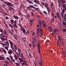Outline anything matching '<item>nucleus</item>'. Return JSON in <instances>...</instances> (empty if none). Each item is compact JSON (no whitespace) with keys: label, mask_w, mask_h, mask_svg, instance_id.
I'll list each match as a JSON object with an SVG mask.
<instances>
[{"label":"nucleus","mask_w":66,"mask_h":66,"mask_svg":"<svg viewBox=\"0 0 66 66\" xmlns=\"http://www.w3.org/2000/svg\"><path fill=\"white\" fill-rule=\"evenodd\" d=\"M30 6L27 7V9L29 11L31 10V7L32 8H35V7L33 6L32 5H30Z\"/></svg>","instance_id":"1"},{"label":"nucleus","mask_w":66,"mask_h":66,"mask_svg":"<svg viewBox=\"0 0 66 66\" xmlns=\"http://www.w3.org/2000/svg\"><path fill=\"white\" fill-rule=\"evenodd\" d=\"M17 20L14 21V25H13V27L14 28H18L17 26Z\"/></svg>","instance_id":"2"},{"label":"nucleus","mask_w":66,"mask_h":66,"mask_svg":"<svg viewBox=\"0 0 66 66\" xmlns=\"http://www.w3.org/2000/svg\"><path fill=\"white\" fill-rule=\"evenodd\" d=\"M9 41L10 44V45H11V48H13V47H14L13 46V43L12 42L11 40H9Z\"/></svg>","instance_id":"3"},{"label":"nucleus","mask_w":66,"mask_h":66,"mask_svg":"<svg viewBox=\"0 0 66 66\" xmlns=\"http://www.w3.org/2000/svg\"><path fill=\"white\" fill-rule=\"evenodd\" d=\"M23 16H24L25 18L27 19H29V18H30V16L29 15H24Z\"/></svg>","instance_id":"4"},{"label":"nucleus","mask_w":66,"mask_h":66,"mask_svg":"<svg viewBox=\"0 0 66 66\" xmlns=\"http://www.w3.org/2000/svg\"><path fill=\"white\" fill-rule=\"evenodd\" d=\"M42 25L44 27V28H46V25L44 21H42Z\"/></svg>","instance_id":"5"},{"label":"nucleus","mask_w":66,"mask_h":66,"mask_svg":"<svg viewBox=\"0 0 66 66\" xmlns=\"http://www.w3.org/2000/svg\"><path fill=\"white\" fill-rule=\"evenodd\" d=\"M7 5H8V6H14V5L9 2H8Z\"/></svg>","instance_id":"6"},{"label":"nucleus","mask_w":66,"mask_h":66,"mask_svg":"<svg viewBox=\"0 0 66 66\" xmlns=\"http://www.w3.org/2000/svg\"><path fill=\"white\" fill-rule=\"evenodd\" d=\"M40 29H39V28H37V34H38L40 32Z\"/></svg>","instance_id":"7"},{"label":"nucleus","mask_w":66,"mask_h":66,"mask_svg":"<svg viewBox=\"0 0 66 66\" xmlns=\"http://www.w3.org/2000/svg\"><path fill=\"white\" fill-rule=\"evenodd\" d=\"M21 30L23 32L24 34L26 33V29L24 28H22V29H21Z\"/></svg>","instance_id":"8"},{"label":"nucleus","mask_w":66,"mask_h":66,"mask_svg":"<svg viewBox=\"0 0 66 66\" xmlns=\"http://www.w3.org/2000/svg\"><path fill=\"white\" fill-rule=\"evenodd\" d=\"M32 46L33 47H35V43L34 42V41H32Z\"/></svg>","instance_id":"9"},{"label":"nucleus","mask_w":66,"mask_h":66,"mask_svg":"<svg viewBox=\"0 0 66 66\" xmlns=\"http://www.w3.org/2000/svg\"><path fill=\"white\" fill-rule=\"evenodd\" d=\"M58 39L60 40V43H61L62 42V38H61V37L60 36H58Z\"/></svg>","instance_id":"10"},{"label":"nucleus","mask_w":66,"mask_h":66,"mask_svg":"<svg viewBox=\"0 0 66 66\" xmlns=\"http://www.w3.org/2000/svg\"><path fill=\"white\" fill-rule=\"evenodd\" d=\"M13 17L15 18L16 19L18 20L19 19V18L17 16H15V15H13Z\"/></svg>","instance_id":"11"},{"label":"nucleus","mask_w":66,"mask_h":66,"mask_svg":"<svg viewBox=\"0 0 66 66\" xmlns=\"http://www.w3.org/2000/svg\"><path fill=\"white\" fill-rule=\"evenodd\" d=\"M46 9L48 13H50V11H51V10L49 7H47V8H46Z\"/></svg>","instance_id":"12"},{"label":"nucleus","mask_w":66,"mask_h":66,"mask_svg":"<svg viewBox=\"0 0 66 66\" xmlns=\"http://www.w3.org/2000/svg\"><path fill=\"white\" fill-rule=\"evenodd\" d=\"M62 6L63 7V9H64L65 10H66V4H64L62 5Z\"/></svg>","instance_id":"13"},{"label":"nucleus","mask_w":66,"mask_h":66,"mask_svg":"<svg viewBox=\"0 0 66 66\" xmlns=\"http://www.w3.org/2000/svg\"><path fill=\"white\" fill-rule=\"evenodd\" d=\"M23 63H22V64H23V65H26V64H27V61L25 60H23Z\"/></svg>","instance_id":"14"},{"label":"nucleus","mask_w":66,"mask_h":66,"mask_svg":"<svg viewBox=\"0 0 66 66\" xmlns=\"http://www.w3.org/2000/svg\"><path fill=\"white\" fill-rule=\"evenodd\" d=\"M40 33H41V36L40 37L42 36V35H43V30H42V29L41 28H40Z\"/></svg>","instance_id":"15"},{"label":"nucleus","mask_w":66,"mask_h":66,"mask_svg":"<svg viewBox=\"0 0 66 66\" xmlns=\"http://www.w3.org/2000/svg\"><path fill=\"white\" fill-rule=\"evenodd\" d=\"M45 6L46 8H47L48 7V3H46L45 5Z\"/></svg>","instance_id":"16"},{"label":"nucleus","mask_w":66,"mask_h":66,"mask_svg":"<svg viewBox=\"0 0 66 66\" xmlns=\"http://www.w3.org/2000/svg\"><path fill=\"white\" fill-rule=\"evenodd\" d=\"M4 60V57L2 56H0V60L3 61V60Z\"/></svg>","instance_id":"17"},{"label":"nucleus","mask_w":66,"mask_h":66,"mask_svg":"<svg viewBox=\"0 0 66 66\" xmlns=\"http://www.w3.org/2000/svg\"><path fill=\"white\" fill-rule=\"evenodd\" d=\"M1 0V1H2V2H3L4 3H5V4H7V5L8 2H4V1L3 0Z\"/></svg>","instance_id":"18"},{"label":"nucleus","mask_w":66,"mask_h":66,"mask_svg":"<svg viewBox=\"0 0 66 66\" xmlns=\"http://www.w3.org/2000/svg\"><path fill=\"white\" fill-rule=\"evenodd\" d=\"M8 53L9 54H11L12 53V50L10 49L9 51H8Z\"/></svg>","instance_id":"19"},{"label":"nucleus","mask_w":66,"mask_h":66,"mask_svg":"<svg viewBox=\"0 0 66 66\" xmlns=\"http://www.w3.org/2000/svg\"><path fill=\"white\" fill-rule=\"evenodd\" d=\"M15 49V50H17V46L15 44H14L13 45Z\"/></svg>","instance_id":"20"},{"label":"nucleus","mask_w":66,"mask_h":66,"mask_svg":"<svg viewBox=\"0 0 66 66\" xmlns=\"http://www.w3.org/2000/svg\"><path fill=\"white\" fill-rule=\"evenodd\" d=\"M60 2H61L62 4L65 3V0H60Z\"/></svg>","instance_id":"21"},{"label":"nucleus","mask_w":66,"mask_h":66,"mask_svg":"<svg viewBox=\"0 0 66 66\" xmlns=\"http://www.w3.org/2000/svg\"><path fill=\"white\" fill-rule=\"evenodd\" d=\"M39 64V65H40V66H43V63H42V62H40Z\"/></svg>","instance_id":"22"},{"label":"nucleus","mask_w":66,"mask_h":66,"mask_svg":"<svg viewBox=\"0 0 66 66\" xmlns=\"http://www.w3.org/2000/svg\"><path fill=\"white\" fill-rule=\"evenodd\" d=\"M64 20L66 22V14H64Z\"/></svg>","instance_id":"23"},{"label":"nucleus","mask_w":66,"mask_h":66,"mask_svg":"<svg viewBox=\"0 0 66 66\" xmlns=\"http://www.w3.org/2000/svg\"><path fill=\"white\" fill-rule=\"evenodd\" d=\"M39 23L40 25L41 26H42V21L40 20H39Z\"/></svg>","instance_id":"24"},{"label":"nucleus","mask_w":66,"mask_h":66,"mask_svg":"<svg viewBox=\"0 0 66 66\" xmlns=\"http://www.w3.org/2000/svg\"><path fill=\"white\" fill-rule=\"evenodd\" d=\"M9 25L10 27H11V28H13V25L9 23Z\"/></svg>","instance_id":"25"},{"label":"nucleus","mask_w":66,"mask_h":66,"mask_svg":"<svg viewBox=\"0 0 66 66\" xmlns=\"http://www.w3.org/2000/svg\"><path fill=\"white\" fill-rule=\"evenodd\" d=\"M34 2L35 3H39V1L36 0H35L34 1Z\"/></svg>","instance_id":"26"},{"label":"nucleus","mask_w":66,"mask_h":66,"mask_svg":"<svg viewBox=\"0 0 66 66\" xmlns=\"http://www.w3.org/2000/svg\"><path fill=\"white\" fill-rule=\"evenodd\" d=\"M2 5L3 6V7H4V8L5 9H6V8H5V7L6 6V5H4V4H2Z\"/></svg>","instance_id":"27"},{"label":"nucleus","mask_w":66,"mask_h":66,"mask_svg":"<svg viewBox=\"0 0 66 66\" xmlns=\"http://www.w3.org/2000/svg\"><path fill=\"white\" fill-rule=\"evenodd\" d=\"M56 15L57 16V17H58L59 18H60V16H59V13H57L56 14Z\"/></svg>","instance_id":"28"},{"label":"nucleus","mask_w":66,"mask_h":66,"mask_svg":"<svg viewBox=\"0 0 66 66\" xmlns=\"http://www.w3.org/2000/svg\"><path fill=\"white\" fill-rule=\"evenodd\" d=\"M5 49H6L7 51H9V49H8V48H9V47L7 46H5Z\"/></svg>","instance_id":"29"},{"label":"nucleus","mask_w":66,"mask_h":66,"mask_svg":"<svg viewBox=\"0 0 66 66\" xmlns=\"http://www.w3.org/2000/svg\"><path fill=\"white\" fill-rule=\"evenodd\" d=\"M2 45L3 46H9V45L8 44H5L4 43H2Z\"/></svg>","instance_id":"30"},{"label":"nucleus","mask_w":66,"mask_h":66,"mask_svg":"<svg viewBox=\"0 0 66 66\" xmlns=\"http://www.w3.org/2000/svg\"><path fill=\"white\" fill-rule=\"evenodd\" d=\"M19 26H20V27L21 29H22V28H23L22 27V24H19Z\"/></svg>","instance_id":"31"},{"label":"nucleus","mask_w":66,"mask_h":66,"mask_svg":"<svg viewBox=\"0 0 66 66\" xmlns=\"http://www.w3.org/2000/svg\"><path fill=\"white\" fill-rule=\"evenodd\" d=\"M27 1H28L29 3H30V4H33V2L29 1L27 0Z\"/></svg>","instance_id":"32"},{"label":"nucleus","mask_w":66,"mask_h":66,"mask_svg":"<svg viewBox=\"0 0 66 66\" xmlns=\"http://www.w3.org/2000/svg\"><path fill=\"white\" fill-rule=\"evenodd\" d=\"M33 9H35V10H36V11H39V8H35V7L34 8H33Z\"/></svg>","instance_id":"33"},{"label":"nucleus","mask_w":66,"mask_h":66,"mask_svg":"<svg viewBox=\"0 0 66 66\" xmlns=\"http://www.w3.org/2000/svg\"><path fill=\"white\" fill-rule=\"evenodd\" d=\"M14 52H15V53H16V54H17V55H19V54H18V53H17V52H16L15 50L14 51Z\"/></svg>","instance_id":"34"},{"label":"nucleus","mask_w":66,"mask_h":66,"mask_svg":"<svg viewBox=\"0 0 66 66\" xmlns=\"http://www.w3.org/2000/svg\"><path fill=\"white\" fill-rule=\"evenodd\" d=\"M9 8L10 9H12V11H15V10H14V8H13L12 7H10Z\"/></svg>","instance_id":"35"},{"label":"nucleus","mask_w":66,"mask_h":66,"mask_svg":"<svg viewBox=\"0 0 66 66\" xmlns=\"http://www.w3.org/2000/svg\"><path fill=\"white\" fill-rule=\"evenodd\" d=\"M37 47L39 46H40V44H39V42H38V44H37Z\"/></svg>","instance_id":"36"},{"label":"nucleus","mask_w":66,"mask_h":66,"mask_svg":"<svg viewBox=\"0 0 66 66\" xmlns=\"http://www.w3.org/2000/svg\"><path fill=\"white\" fill-rule=\"evenodd\" d=\"M0 32L2 33H3V30L1 29L0 28Z\"/></svg>","instance_id":"37"},{"label":"nucleus","mask_w":66,"mask_h":66,"mask_svg":"<svg viewBox=\"0 0 66 66\" xmlns=\"http://www.w3.org/2000/svg\"><path fill=\"white\" fill-rule=\"evenodd\" d=\"M14 58H16L18 57H17V56H16V54H14Z\"/></svg>","instance_id":"38"},{"label":"nucleus","mask_w":66,"mask_h":66,"mask_svg":"<svg viewBox=\"0 0 66 66\" xmlns=\"http://www.w3.org/2000/svg\"><path fill=\"white\" fill-rule=\"evenodd\" d=\"M11 49L13 51H15V49H14V46L13 47H12V48H11Z\"/></svg>","instance_id":"39"},{"label":"nucleus","mask_w":66,"mask_h":66,"mask_svg":"<svg viewBox=\"0 0 66 66\" xmlns=\"http://www.w3.org/2000/svg\"><path fill=\"white\" fill-rule=\"evenodd\" d=\"M6 59L7 60L9 61L11 60V59H10V58L9 57H6Z\"/></svg>","instance_id":"40"},{"label":"nucleus","mask_w":66,"mask_h":66,"mask_svg":"<svg viewBox=\"0 0 66 66\" xmlns=\"http://www.w3.org/2000/svg\"><path fill=\"white\" fill-rule=\"evenodd\" d=\"M11 22L13 24V23H14V20L13 19H11Z\"/></svg>","instance_id":"41"},{"label":"nucleus","mask_w":66,"mask_h":66,"mask_svg":"<svg viewBox=\"0 0 66 66\" xmlns=\"http://www.w3.org/2000/svg\"><path fill=\"white\" fill-rule=\"evenodd\" d=\"M9 33H10L12 35H14V34H13L12 32H11V31H10V30H9Z\"/></svg>","instance_id":"42"},{"label":"nucleus","mask_w":66,"mask_h":66,"mask_svg":"<svg viewBox=\"0 0 66 66\" xmlns=\"http://www.w3.org/2000/svg\"><path fill=\"white\" fill-rule=\"evenodd\" d=\"M10 59H11V60H12L13 59V58L12 57V56H10Z\"/></svg>","instance_id":"43"},{"label":"nucleus","mask_w":66,"mask_h":66,"mask_svg":"<svg viewBox=\"0 0 66 66\" xmlns=\"http://www.w3.org/2000/svg\"><path fill=\"white\" fill-rule=\"evenodd\" d=\"M40 45L37 46L38 48V50H40Z\"/></svg>","instance_id":"44"},{"label":"nucleus","mask_w":66,"mask_h":66,"mask_svg":"<svg viewBox=\"0 0 66 66\" xmlns=\"http://www.w3.org/2000/svg\"><path fill=\"white\" fill-rule=\"evenodd\" d=\"M20 7H24V5L22 4H21L20 6Z\"/></svg>","instance_id":"45"},{"label":"nucleus","mask_w":66,"mask_h":66,"mask_svg":"<svg viewBox=\"0 0 66 66\" xmlns=\"http://www.w3.org/2000/svg\"><path fill=\"white\" fill-rule=\"evenodd\" d=\"M40 50H38V52L39 53V54H41V53H40Z\"/></svg>","instance_id":"46"},{"label":"nucleus","mask_w":66,"mask_h":66,"mask_svg":"<svg viewBox=\"0 0 66 66\" xmlns=\"http://www.w3.org/2000/svg\"><path fill=\"white\" fill-rule=\"evenodd\" d=\"M49 29L51 31L52 30V27L51 26H50L49 27Z\"/></svg>","instance_id":"47"},{"label":"nucleus","mask_w":66,"mask_h":66,"mask_svg":"<svg viewBox=\"0 0 66 66\" xmlns=\"http://www.w3.org/2000/svg\"><path fill=\"white\" fill-rule=\"evenodd\" d=\"M51 20L52 21V22H53L54 20V19H52Z\"/></svg>","instance_id":"48"},{"label":"nucleus","mask_w":66,"mask_h":66,"mask_svg":"<svg viewBox=\"0 0 66 66\" xmlns=\"http://www.w3.org/2000/svg\"><path fill=\"white\" fill-rule=\"evenodd\" d=\"M3 51L4 53H6V51H5V50H3Z\"/></svg>","instance_id":"49"},{"label":"nucleus","mask_w":66,"mask_h":66,"mask_svg":"<svg viewBox=\"0 0 66 66\" xmlns=\"http://www.w3.org/2000/svg\"><path fill=\"white\" fill-rule=\"evenodd\" d=\"M4 43H5V44H9V42H4Z\"/></svg>","instance_id":"50"},{"label":"nucleus","mask_w":66,"mask_h":66,"mask_svg":"<svg viewBox=\"0 0 66 66\" xmlns=\"http://www.w3.org/2000/svg\"><path fill=\"white\" fill-rule=\"evenodd\" d=\"M53 31H54V32H56V30L55 29Z\"/></svg>","instance_id":"51"},{"label":"nucleus","mask_w":66,"mask_h":66,"mask_svg":"<svg viewBox=\"0 0 66 66\" xmlns=\"http://www.w3.org/2000/svg\"><path fill=\"white\" fill-rule=\"evenodd\" d=\"M16 65H17V66H19V64H18V63H16Z\"/></svg>","instance_id":"52"},{"label":"nucleus","mask_w":66,"mask_h":66,"mask_svg":"<svg viewBox=\"0 0 66 66\" xmlns=\"http://www.w3.org/2000/svg\"><path fill=\"white\" fill-rule=\"evenodd\" d=\"M44 13L46 15H47V13H46V12L45 11H44Z\"/></svg>","instance_id":"53"},{"label":"nucleus","mask_w":66,"mask_h":66,"mask_svg":"<svg viewBox=\"0 0 66 66\" xmlns=\"http://www.w3.org/2000/svg\"><path fill=\"white\" fill-rule=\"evenodd\" d=\"M21 57H22L23 58V59H24V56H23V55H21Z\"/></svg>","instance_id":"54"},{"label":"nucleus","mask_w":66,"mask_h":66,"mask_svg":"<svg viewBox=\"0 0 66 66\" xmlns=\"http://www.w3.org/2000/svg\"><path fill=\"white\" fill-rule=\"evenodd\" d=\"M31 16H33L34 15V14H33V13L32 12H31Z\"/></svg>","instance_id":"55"},{"label":"nucleus","mask_w":66,"mask_h":66,"mask_svg":"<svg viewBox=\"0 0 66 66\" xmlns=\"http://www.w3.org/2000/svg\"><path fill=\"white\" fill-rule=\"evenodd\" d=\"M66 31V29H63V32H65Z\"/></svg>","instance_id":"56"},{"label":"nucleus","mask_w":66,"mask_h":66,"mask_svg":"<svg viewBox=\"0 0 66 66\" xmlns=\"http://www.w3.org/2000/svg\"><path fill=\"white\" fill-rule=\"evenodd\" d=\"M29 21L30 22H33V20H29Z\"/></svg>","instance_id":"57"},{"label":"nucleus","mask_w":66,"mask_h":66,"mask_svg":"<svg viewBox=\"0 0 66 66\" xmlns=\"http://www.w3.org/2000/svg\"><path fill=\"white\" fill-rule=\"evenodd\" d=\"M63 24L64 25H66V22H63Z\"/></svg>","instance_id":"58"},{"label":"nucleus","mask_w":66,"mask_h":66,"mask_svg":"<svg viewBox=\"0 0 66 66\" xmlns=\"http://www.w3.org/2000/svg\"><path fill=\"white\" fill-rule=\"evenodd\" d=\"M14 30H15V31L16 32H17V31H17V29H16L14 28Z\"/></svg>","instance_id":"59"},{"label":"nucleus","mask_w":66,"mask_h":66,"mask_svg":"<svg viewBox=\"0 0 66 66\" xmlns=\"http://www.w3.org/2000/svg\"><path fill=\"white\" fill-rule=\"evenodd\" d=\"M41 3H42V5H45L44 3L42 2H41Z\"/></svg>","instance_id":"60"},{"label":"nucleus","mask_w":66,"mask_h":66,"mask_svg":"<svg viewBox=\"0 0 66 66\" xmlns=\"http://www.w3.org/2000/svg\"><path fill=\"white\" fill-rule=\"evenodd\" d=\"M18 51H21V50H20V49H19V48H18Z\"/></svg>","instance_id":"61"},{"label":"nucleus","mask_w":66,"mask_h":66,"mask_svg":"<svg viewBox=\"0 0 66 66\" xmlns=\"http://www.w3.org/2000/svg\"><path fill=\"white\" fill-rule=\"evenodd\" d=\"M61 16L62 17V18L64 17V15H63V14H61Z\"/></svg>","instance_id":"62"},{"label":"nucleus","mask_w":66,"mask_h":66,"mask_svg":"<svg viewBox=\"0 0 66 66\" xmlns=\"http://www.w3.org/2000/svg\"><path fill=\"white\" fill-rule=\"evenodd\" d=\"M51 5H52V6H53V5H54V4H53V2L51 3Z\"/></svg>","instance_id":"63"},{"label":"nucleus","mask_w":66,"mask_h":66,"mask_svg":"<svg viewBox=\"0 0 66 66\" xmlns=\"http://www.w3.org/2000/svg\"><path fill=\"white\" fill-rule=\"evenodd\" d=\"M4 15H5H5H6V16H7V14L6 13H5V14Z\"/></svg>","instance_id":"64"}]
</instances>
